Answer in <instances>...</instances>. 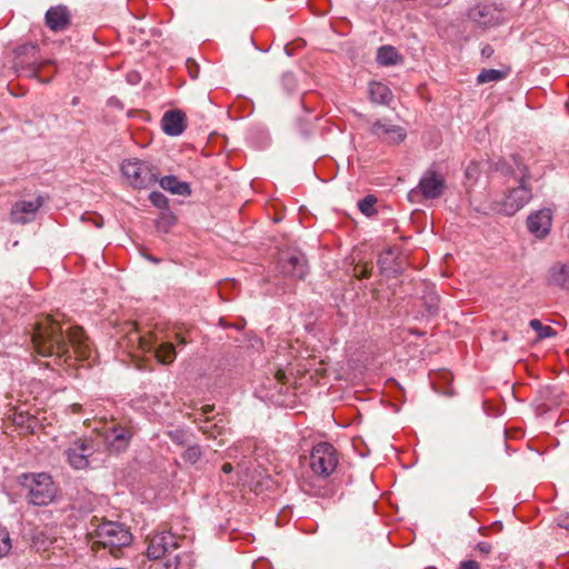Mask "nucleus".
I'll use <instances>...</instances> for the list:
<instances>
[{
  "label": "nucleus",
  "instance_id": "412c9836",
  "mask_svg": "<svg viewBox=\"0 0 569 569\" xmlns=\"http://www.w3.org/2000/svg\"><path fill=\"white\" fill-rule=\"evenodd\" d=\"M193 557L189 552L177 553L172 559L167 558L166 562L150 566L149 569H191Z\"/></svg>",
  "mask_w": 569,
  "mask_h": 569
},
{
  "label": "nucleus",
  "instance_id": "09e8293b",
  "mask_svg": "<svg viewBox=\"0 0 569 569\" xmlns=\"http://www.w3.org/2000/svg\"><path fill=\"white\" fill-rule=\"evenodd\" d=\"M78 102H79V98H78V97H76V98H73V99H72V104H73V106L78 104Z\"/></svg>",
  "mask_w": 569,
  "mask_h": 569
},
{
  "label": "nucleus",
  "instance_id": "c9c22d12",
  "mask_svg": "<svg viewBox=\"0 0 569 569\" xmlns=\"http://www.w3.org/2000/svg\"><path fill=\"white\" fill-rule=\"evenodd\" d=\"M439 298L437 295H430L427 297L426 306L427 311L430 315H435L438 311Z\"/></svg>",
  "mask_w": 569,
  "mask_h": 569
},
{
  "label": "nucleus",
  "instance_id": "c756f323",
  "mask_svg": "<svg viewBox=\"0 0 569 569\" xmlns=\"http://www.w3.org/2000/svg\"><path fill=\"white\" fill-rule=\"evenodd\" d=\"M176 223V217L170 210H164L158 218L156 226L162 232H168L169 229Z\"/></svg>",
  "mask_w": 569,
  "mask_h": 569
},
{
  "label": "nucleus",
  "instance_id": "58836bf2",
  "mask_svg": "<svg viewBox=\"0 0 569 569\" xmlns=\"http://www.w3.org/2000/svg\"><path fill=\"white\" fill-rule=\"evenodd\" d=\"M492 547L489 542L480 541L477 545V550H479L481 553H489L491 551Z\"/></svg>",
  "mask_w": 569,
  "mask_h": 569
},
{
  "label": "nucleus",
  "instance_id": "9d476101",
  "mask_svg": "<svg viewBox=\"0 0 569 569\" xmlns=\"http://www.w3.org/2000/svg\"><path fill=\"white\" fill-rule=\"evenodd\" d=\"M96 450L97 448L92 439L79 438L70 445L64 453L73 469L83 470L89 467V459Z\"/></svg>",
  "mask_w": 569,
  "mask_h": 569
},
{
  "label": "nucleus",
  "instance_id": "a19ab883",
  "mask_svg": "<svg viewBox=\"0 0 569 569\" xmlns=\"http://www.w3.org/2000/svg\"><path fill=\"white\" fill-rule=\"evenodd\" d=\"M481 53L483 57L489 58L493 53V49L490 46H486L482 48Z\"/></svg>",
  "mask_w": 569,
  "mask_h": 569
},
{
  "label": "nucleus",
  "instance_id": "f8f14e48",
  "mask_svg": "<svg viewBox=\"0 0 569 569\" xmlns=\"http://www.w3.org/2000/svg\"><path fill=\"white\" fill-rule=\"evenodd\" d=\"M502 9L492 2H480L468 11V18L480 28H489L502 21Z\"/></svg>",
  "mask_w": 569,
  "mask_h": 569
},
{
  "label": "nucleus",
  "instance_id": "79ce46f5",
  "mask_svg": "<svg viewBox=\"0 0 569 569\" xmlns=\"http://www.w3.org/2000/svg\"><path fill=\"white\" fill-rule=\"evenodd\" d=\"M93 224L97 227V228H101L102 224H103V220L100 216H97L93 218Z\"/></svg>",
  "mask_w": 569,
  "mask_h": 569
},
{
  "label": "nucleus",
  "instance_id": "f257e3e1",
  "mask_svg": "<svg viewBox=\"0 0 569 569\" xmlns=\"http://www.w3.org/2000/svg\"><path fill=\"white\" fill-rule=\"evenodd\" d=\"M60 313L43 316L34 325L31 342L41 357H52L57 363H67L73 358L87 360L92 348L81 327L70 326L63 329Z\"/></svg>",
  "mask_w": 569,
  "mask_h": 569
},
{
  "label": "nucleus",
  "instance_id": "2f4dec72",
  "mask_svg": "<svg viewBox=\"0 0 569 569\" xmlns=\"http://www.w3.org/2000/svg\"><path fill=\"white\" fill-rule=\"evenodd\" d=\"M11 549V540L9 531L6 527L0 526V558L8 555Z\"/></svg>",
  "mask_w": 569,
  "mask_h": 569
},
{
  "label": "nucleus",
  "instance_id": "603ef678",
  "mask_svg": "<svg viewBox=\"0 0 569 569\" xmlns=\"http://www.w3.org/2000/svg\"><path fill=\"white\" fill-rule=\"evenodd\" d=\"M21 422H22V416L20 415L19 420H17V423H21Z\"/></svg>",
  "mask_w": 569,
  "mask_h": 569
},
{
  "label": "nucleus",
  "instance_id": "20e7f679",
  "mask_svg": "<svg viewBox=\"0 0 569 569\" xmlns=\"http://www.w3.org/2000/svg\"><path fill=\"white\" fill-rule=\"evenodd\" d=\"M96 542L103 548H109L114 557H119L121 548L129 546L132 541L130 531L122 523L112 521L100 523L96 530Z\"/></svg>",
  "mask_w": 569,
  "mask_h": 569
},
{
  "label": "nucleus",
  "instance_id": "72a5a7b5",
  "mask_svg": "<svg viewBox=\"0 0 569 569\" xmlns=\"http://www.w3.org/2000/svg\"><path fill=\"white\" fill-rule=\"evenodd\" d=\"M170 440L177 445L183 446L188 441V432L182 429H174L168 432Z\"/></svg>",
  "mask_w": 569,
  "mask_h": 569
},
{
  "label": "nucleus",
  "instance_id": "de8ad7c7",
  "mask_svg": "<svg viewBox=\"0 0 569 569\" xmlns=\"http://www.w3.org/2000/svg\"><path fill=\"white\" fill-rule=\"evenodd\" d=\"M189 72H190V76L192 78H197L198 77V72H192V70L189 68Z\"/></svg>",
  "mask_w": 569,
  "mask_h": 569
},
{
  "label": "nucleus",
  "instance_id": "cd10ccee",
  "mask_svg": "<svg viewBox=\"0 0 569 569\" xmlns=\"http://www.w3.org/2000/svg\"><path fill=\"white\" fill-rule=\"evenodd\" d=\"M507 77V72L497 69H483L477 77L478 83H488L502 80Z\"/></svg>",
  "mask_w": 569,
  "mask_h": 569
},
{
  "label": "nucleus",
  "instance_id": "f03ea898",
  "mask_svg": "<svg viewBox=\"0 0 569 569\" xmlns=\"http://www.w3.org/2000/svg\"><path fill=\"white\" fill-rule=\"evenodd\" d=\"M27 501L33 506H48L57 495L52 477L46 472L22 473L18 478Z\"/></svg>",
  "mask_w": 569,
  "mask_h": 569
},
{
  "label": "nucleus",
  "instance_id": "bb28decb",
  "mask_svg": "<svg viewBox=\"0 0 569 569\" xmlns=\"http://www.w3.org/2000/svg\"><path fill=\"white\" fill-rule=\"evenodd\" d=\"M513 158H517L519 160V162L525 166L521 161V159L518 157V156H512L511 157V161L512 163H509L507 162L506 160H501L499 161L497 164H496V170L497 171H500L501 173L506 174V176H513V177H519V179L521 178V173L513 160Z\"/></svg>",
  "mask_w": 569,
  "mask_h": 569
},
{
  "label": "nucleus",
  "instance_id": "a878e982",
  "mask_svg": "<svg viewBox=\"0 0 569 569\" xmlns=\"http://www.w3.org/2000/svg\"><path fill=\"white\" fill-rule=\"evenodd\" d=\"M530 328L537 332L539 340L552 338L557 335L556 330L550 326H545L539 319H531L529 321Z\"/></svg>",
  "mask_w": 569,
  "mask_h": 569
},
{
  "label": "nucleus",
  "instance_id": "4468645a",
  "mask_svg": "<svg viewBox=\"0 0 569 569\" xmlns=\"http://www.w3.org/2000/svg\"><path fill=\"white\" fill-rule=\"evenodd\" d=\"M370 131L373 136L388 144H399L407 137L405 128L393 124L387 119L376 120Z\"/></svg>",
  "mask_w": 569,
  "mask_h": 569
},
{
  "label": "nucleus",
  "instance_id": "37998d69",
  "mask_svg": "<svg viewBox=\"0 0 569 569\" xmlns=\"http://www.w3.org/2000/svg\"><path fill=\"white\" fill-rule=\"evenodd\" d=\"M232 469H233V467H232V465H231V463H229V462H226V463H223V466H222V471H223L224 473H230V472L232 471Z\"/></svg>",
  "mask_w": 569,
  "mask_h": 569
},
{
  "label": "nucleus",
  "instance_id": "6ab92c4d",
  "mask_svg": "<svg viewBox=\"0 0 569 569\" xmlns=\"http://www.w3.org/2000/svg\"><path fill=\"white\" fill-rule=\"evenodd\" d=\"M161 128L168 136H180L186 129L184 113L179 109L166 111L161 119Z\"/></svg>",
  "mask_w": 569,
  "mask_h": 569
},
{
  "label": "nucleus",
  "instance_id": "7c9ffc66",
  "mask_svg": "<svg viewBox=\"0 0 569 569\" xmlns=\"http://www.w3.org/2000/svg\"><path fill=\"white\" fill-rule=\"evenodd\" d=\"M201 457V448L197 445L189 446L182 453L184 462L194 465Z\"/></svg>",
  "mask_w": 569,
  "mask_h": 569
},
{
  "label": "nucleus",
  "instance_id": "4be33fe9",
  "mask_svg": "<svg viewBox=\"0 0 569 569\" xmlns=\"http://www.w3.org/2000/svg\"><path fill=\"white\" fill-rule=\"evenodd\" d=\"M159 184L162 189L178 196H190L191 189L189 183L180 181L176 176H164L158 178Z\"/></svg>",
  "mask_w": 569,
  "mask_h": 569
},
{
  "label": "nucleus",
  "instance_id": "473e14b6",
  "mask_svg": "<svg viewBox=\"0 0 569 569\" xmlns=\"http://www.w3.org/2000/svg\"><path fill=\"white\" fill-rule=\"evenodd\" d=\"M149 200L154 207H157L161 210H168V207H169L168 198L162 192H160V191L150 192Z\"/></svg>",
  "mask_w": 569,
  "mask_h": 569
},
{
  "label": "nucleus",
  "instance_id": "5701e85b",
  "mask_svg": "<svg viewBox=\"0 0 569 569\" xmlns=\"http://www.w3.org/2000/svg\"><path fill=\"white\" fill-rule=\"evenodd\" d=\"M369 97L375 103L388 106L392 101L393 94L386 84L372 81L369 83Z\"/></svg>",
  "mask_w": 569,
  "mask_h": 569
},
{
  "label": "nucleus",
  "instance_id": "49530a36",
  "mask_svg": "<svg viewBox=\"0 0 569 569\" xmlns=\"http://www.w3.org/2000/svg\"><path fill=\"white\" fill-rule=\"evenodd\" d=\"M177 339L179 341V345H186L187 343V341L182 337L177 336Z\"/></svg>",
  "mask_w": 569,
  "mask_h": 569
},
{
  "label": "nucleus",
  "instance_id": "0eeeda50",
  "mask_svg": "<svg viewBox=\"0 0 569 569\" xmlns=\"http://www.w3.org/2000/svg\"><path fill=\"white\" fill-rule=\"evenodd\" d=\"M338 466V456L329 442H319L312 447L309 467L315 476L328 478Z\"/></svg>",
  "mask_w": 569,
  "mask_h": 569
},
{
  "label": "nucleus",
  "instance_id": "393cba45",
  "mask_svg": "<svg viewBox=\"0 0 569 569\" xmlns=\"http://www.w3.org/2000/svg\"><path fill=\"white\" fill-rule=\"evenodd\" d=\"M549 282L560 288L569 287V270L566 264L556 263L549 269Z\"/></svg>",
  "mask_w": 569,
  "mask_h": 569
},
{
  "label": "nucleus",
  "instance_id": "2eb2a0df",
  "mask_svg": "<svg viewBox=\"0 0 569 569\" xmlns=\"http://www.w3.org/2000/svg\"><path fill=\"white\" fill-rule=\"evenodd\" d=\"M131 438V430L121 425H113L112 427L107 428L103 433L104 445L111 452H121L126 450Z\"/></svg>",
  "mask_w": 569,
  "mask_h": 569
},
{
  "label": "nucleus",
  "instance_id": "a18cd8bd",
  "mask_svg": "<svg viewBox=\"0 0 569 569\" xmlns=\"http://www.w3.org/2000/svg\"><path fill=\"white\" fill-rule=\"evenodd\" d=\"M283 377H284V375H283V372H281V371H279V372L277 373V376H276V378H277V380H278V381H281Z\"/></svg>",
  "mask_w": 569,
  "mask_h": 569
},
{
  "label": "nucleus",
  "instance_id": "39448f33",
  "mask_svg": "<svg viewBox=\"0 0 569 569\" xmlns=\"http://www.w3.org/2000/svg\"><path fill=\"white\" fill-rule=\"evenodd\" d=\"M513 160L521 173V178L519 186L509 189L508 193L501 202V211L507 216H513L532 199V190L529 183L530 174L528 168L522 166L517 158H513Z\"/></svg>",
  "mask_w": 569,
  "mask_h": 569
},
{
  "label": "nucleus",
  "instance_id": "aec40b11",
  "mask_svg": "<svg viewBox=\"0 0 569 569\" xmlns=\"http://www.w3.org/2000/svg\"><path fill=\"white\" fill-rule=\"evenodd\" d=\"M70 23V13L64 6L50 8L46 13V24L52 31H62Z\"/></svg>",
  "mask_w": 569,
  "mask_h": 569
},
{
  "label": "nucleus",
  "instance_id": "423d86ee",
  "mask_svg": "<svg viewBox=\"0 0 569 569\" xmlns=\"http://www.w3.org/2000/svg\"><path fill=\"white\" fill-rule=\"evenodd\" d=\"M121 172L134 189H147L158 181V169L148 161L128 159L121 163Z\"/></svg>",
  "mask_w": 569,
  "mask_h": 569
},
{
  "label": "nucleus",
  "instance_id": "f704fd0d",
  "mask_svg": "<svg viewBox=\"0 0 569 569\" xmlns=\"http://www.w3.org/2000/svg\"><path fill=\"white\" fill-rule=\"evenodd\" d=\"M372 264H357L353 268V276L358 279H367L371 276Z\"/></svg>",
  "mask_w": 569,
  "mask_h": 569
},
{
  "label": "nucleus",
  "instance_id": "a211bd4d",
  "mask_svg": "<svg viewBox=\"0 0 569 569\" xmlns=\"http://www.w3.org/2000/svg\"><path fill=\"white\" fill-rule=\"evenodd\" d=\"M43 204V198L37 197L31 201H18L12 206L10 216L16 223H27L34 219L36 213Z\"/></svg>",
  "mask_w": 569,
  "mask_h": 569
},
{
  "label": "nucleus",
  "instance_id": "6e6552de",
  "mask_svg": "<svg viewBox=\"0 0 569 569\" xmlns=\"http://www.w3.org/2000/svg\"><path fill=\"white\" fill-rule=\"evenodd\" d=\"M446 190V180L433 169H428L420 178L418 186L408 193L410 201H418V197L425 200L440 198Z\"/></svg>",
  "mask_w": 569,
  "mask_h": 569
},
{
  "label": "nucleus",
  "instance_id": "3c124183",
  "mask_svg": "<svg viewBox=\"0 0 569 569\" xmlns=\"http://www.w3.org/2000/svg\"><path fill=\"white\" fill-rule=\"evenodd\" d=\"M559 526H560V527H563V528H566V529H569L568 525H565V523H562V522H560V523H559Z\"/></svg>",
  "mask_w": 569,
  "mask_h": 569
},
{
  "label": "nucleus",
  "instance_id": "e433bc0d",
  "mask_svg": "<svg viewBox=\"0 0 569 569\" xmlns=\"http://www.w3.org/2000/svg\"><path fill=\"white\" fill-rule=\"evenodd\" d=\"M459 569H480V566L475 560H465L460 562Z\"/></svg>",
  "mask_w": 569,
  "mask_h": 569
},
{
  "label": "nucleus",
  "instance_id": "b1692460",
  "mask_svg": "<svg viewBox=\"0 0 569 569\" xmlns=\"http://www.w3.org/2000/svg\"><path fill=\"white\" fill-rule=\"evenodd\" d=\"M402 61L401 54L392 46H382L377 52V62L383 67L396 66Z\"/></svg>",
  "mask_w": 569,
  "mask_h": 569
},
{
  "label": "nucleus",
  "instance_id": "c85d7f7f",
  "mask_svg": "<svg viewBox=\"0 0 569 569\" xmlns=\"http://www.w3.org/2000/svg\"><path fill=\"white\" fill-rule=\"evenodd\" d=\"M377 198L373 194H368L358 202V208L367 217H372L377 213L376 209Z\"/></svg>",
  "mask_w": 569,
  "mask_h": 569
},
{
  "label": "nucleus",
  "instance_id": "4c0bfd02",
  "mask_svg": "<svg viewBox=\"0 0 569 569\" xmlns=\"http://www.w3.org/2000/svg\"><path fill=\"white\" fill-rule=\"evenodd\" d=\"M451 0H426V4L432 8H441L447 6Z\"/></svg>",
  "mask_w": 569,
  "mask_h": 569
},
{
  "label": "nucleus",
  "instance_id": "ddd939ff",
  "mask_svg": "<svg viewBox=\"0 0 569 569\" xmlns=\"http://www.w3.org/2000/svg\"><path fill=\"white\" fill-rule=\"evenodd\" d=\"M281 272L296 280H301L308 273L306 256L300 251L282 253L280 258Z\"/></svg>",
  "mask_w": 569,
  "mask_h": 569
},
{
  "label": "nucleus",
  "instance_id": "dca6fc26",
  "mask_svg": "<svg viewBox=\"0 0 569 569\" xmlns=\"http://www.w3.org/2000/svg\"><path fill=\"white\" fill-rule=\"evenodd\" d=\"M214 410L213 406L206 405L201 408V413L199 418H196V421L199 422V429L206 435L208 438L216 439L218 436L223 435L224 432V418L222 416H216L212 419L208 417Z\"/></svg>",
  "mask_w": 569,
  "mask_h": 569
},
{
  "label": "nucleus",
  "instance_id": "c03bdc74",
  "mask_svg": "<svg viewBox=\"0 0 569 569\" xmlns=\"http://www.w3.org/2000/svg\"><path fill=\"white\" fill-rule=\"evenodd\" d=\"M149 261L153 262V263H159L160 262V259L159 258H156L153 256H150V254H146L144 256Z\"/></svg>",
  "mask_w": 569,
  "mask_h": 569
},
{
  "label": "nucleus",
  "instance_id": "1a4fd4ad",
  "mask_svg": "<svg viewBox=\"0 0 569 569\" xmlns=\"http://www.w3.org/2000/svg\"><path fill=\"white\" fill-rule=\"evenodd\" d=\"M129 340L130 342H136L141 351L152 352L158 361L163 365H169L176 359V350L172 343L162 342L157 345L156 341L141 336L136 327L130 331Z\"/></svg>",
  "mask_w": 569,
  "mask_h": 569
},
{
  "label": "nucleus",
  "instance_id": "7ed1b4c3",
  "mask_svg": "<svg viewBox=\"0 0 569 569\" xmlns=\"http://www.w3.org/2000/svg\"><path fill=\"white\" fill-rule=\"evenodd\" d=\"M14 68L18 71L26 72V74L30 78H36L42 83H48L51 81L52 76L41 78V70L51 64L52 61L49 59H41L39 57V48L34 43H26L18 47L14 51Z\"/></svg>",
  "mask_w": 569,
  "mask_h": 569
},
{
  "label": "nucleus",
  "instance_id": "ea45409f",
  "mask_svg": "<svg viewBox=\"0 0 569 569\" xmlns=\"http://www.w3.org/2000/svg\"><path fill=\"white\" fill-rule=\"evenodd\" d=\"M282 81L288 89L295 87V79L291 73L283 74Z\"/></svg>",
  "mask_w": 569,
  "mask_h": 569
},
{
  "label": "nucleus",
  "instance_id": "f3484780",
  "mask_svg": "<svg viewBox=\"0 0 569 569\" xmlns=\"http://www.w3.org/2000/svg\"><path fill=\"white\" fill-rule=\"evenodd\" d=\"M551 223L552 212L549 208L531 212L527 218V228L529 232L540 239L545 238L549 233Z\"/></svg>",
  "mask_w": 569,
  "mask_h": 569
},
{
  "label": "nucleus",
  "instance_id": "8fccbe9b",
  "mask_svg": "<svg viewBox=\"0 0 569 569\" xmlns=\"http://www.w3.org/2000/svg\"><path fill=\"white\" fill-rule=\"evenodd\" d=\"M378 263L380 264L381 269H385L382 259H379Z\"/></svg>",
  "mask_w": 569,
  "mask_h": 569
},
{
  "label": "nucleus",
  "instance_id": "9b49d317",
  "mask_svg": "<svg viewBox=\"0 0 569 569\" xmlns=\"http://www.w3.org/2000/svg\"><path fill=\"white\" fill-rule=\"evenodd\" d=\"M180 547V538L171 531L157 532L150 537L147 557L150 560H158L163 557H169L172 550Z\"/></svg>",
  "mask_w": 569,
  "mask_h": 569
}]
</instances>
